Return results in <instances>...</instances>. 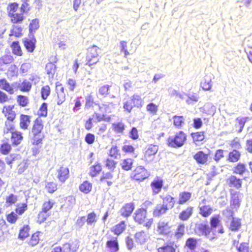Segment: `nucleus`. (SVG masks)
I'll return each instance as SVG.
<instances>
[{"instance_id":"1","label":"nucleus","mask_w":252,"mask_h":252,"mask_svg":"<svg viewBox=\"0 0 252 252\" xmlns=\"http://www.w3.org/2000/svg\"><path fill=\"white\" fill-rule=\"evenodd\" d=\"M203 234L210 239H213L214 237H210L209 235L212 232L216 235L217 233L222 234L224 232L223 228L221 222V217L220 215H216L210 219V227L207 225H202L200 227Z\"/></svg>"},{"instance_id":"2","label":"nucleus","mask_w":252,"mask_h":252,"mask_svg":"<svg viewBox=\"0 0 252 252\" xmlns=\"http://www.w3.org/2000/svg\"><path fill=\"white\" fill-rule=\"evenodd\" d=\"M100 49L95 45L90 47L86 57L87 64L91 66L95 64L99 61V51Z\"/></svg>"},{"instance_id":"3","label":"nucleus","mask_w":252,"mask_h":252,"mask_svg":"<svg viewBox=\"0 0 252 252\" xmlns=\"http://www.w3.org/2000/svg\"><path fill=\"white\" fill-rule=\"evenodd\" d=\"M186 140L185 134L180 131L177 133L174 137H170L168 139L169 145L173 147H180L183 145Z\"/></svg>"},{"instance_id":"4","label":"nucleus","mask_w":252,"mask_h":252,"mask_svg":"<svg viewBox=\"0 0 252 252\" xmlns=\"http://www.w3.org/2000/svg\"><path fill=\"white\" fill-rule=\"evenodd\" d=\"M149 176V174L147 170L140 166L137 167L133 171L131 177L134 180L141 181L147 178Z\"/></svg>"},{"instance_id":"5","label":"nucleus","mask_w":252,"mask_h":252,"mask_svg":"<svg viewBox=\"0 0 252 252\" xmlns=\"http://www.w3.org/2000/svg\"><path fill=\"white\" fill-rule=\"evenodd\" d=\"M158 151V147L157 145H149L145 153L144 158L147 162H151L155 157V155Z\"/></svg>"},{"instance_id":"6","label":"nucleus","mask_w":252,"mask_h":252,"mask_svg":"<svg viewBox=\"0 0 252 252\" xmlns=\"http://www.w3.org/2000/svg\"><path fill=\"white\" fill-rule=\"evenodd\" d=\"M57 96L55 101L58 105L62 104L65 100V93L64 89L61 84H57L56 87Z\"/></svg>"},{"instance_id":"7","label":"nucleus","mask_w":252,"mask_h":252,"mask_svg":"<svg viewBox=\"0 0 252 252\" xmlns=\"http://www.w3.org/2000/svg\"><path fill=\"white\" fill-rule=\"evenodd\" d=\"M43 128L42 125L37 121L33 126L32 132L34 135L33 144L38 145L41 142V138L39 137L38 134L40 133Z\"/></svg>"},{"instance_id":"8","label":"nucleus","mask_w":252,"mask_h":252,"mask_svg":"<svg viewBox=\"0 0 252 252\" xmlns=\"http://www.w3.org/2000/svg\"><path fill=\"white\" fill-rule=\"evenodd\" d=\"M0 89L4 90L10 94H13L15 93L14 83L10 84L6 79H0Z\"/></svg>"},{"instance_id":"9","label":"nucleus","mask_w":252,"mask_h":252,"mask_svg":"<svg viewBox=\"0 0 252 252\" xmlns=\"http://www.w3.org/2000/svg\"><path fill=\"white\" fill-rule=\"evenodd\" d=\"M31 88V83L27 80H24L22 82H14L15 92L18 89L22 92H28Z\"/></svg>"},{"instance_id":"10","label":"nucleus","mask_w":252,"mask_h":252,"mask_svg":"<svg viewBox=\"0 0 252 252\" xmlns=\"http://www.w3.org/2000/svg\"><path fill=\"white\" fill-rule=\"evenodd\" d=\"M206 200L203 199L200 203L199 214L204 217H208L213 212V208L209 206L205 205Z\"/></svg>"},{"instance_id":"11","label":"nucleus","mask_w":252,"mask_h":252,"mask_svg":"<svg viewBox=\"0 0 252 252\" xmlns=\"http://www.w3.org/2000/svg\"><path fill=\"white\" fill-rule=\"evenodd\" d=\"M223 214L228 218V220H231L229 225V229L232 231L236 230V222L233 217L234 213L229 209H226L223 211Z\"/></svg>"},{"instance_id":"12","label":"nucleus","mask_w":252,"mask_h":252,"mask_svg":"<svg viewBox=\"0 0 252 252\" xmlns=\"http://www.w3.org/2000/svg\"><path fill=\"white\" fill-rule=\"evenodd\" d=\"M191 197V193L188 191H182L179 194L177 203L179 205H183L187 203Z\"/></svg>"},{"instance_id":"13","label":"nucleus","mask_w":252,"mask_h":252,"mask_svg":"<svg viewBox=\"0 0 252 252\" xmlns=\"http://www.w3.org/2000/svg\"><path fill=\"white\" fill-rule=\"evenodd\" d=\"M79 247V245L77 242L71 244L66 243L62 247V252H76Z\"/></svg>"},{"instance_id":"14","label":"nucleus","mask_w":252,"mask_h":252,"mask_svg":"<svg viewBox=\"0 0 252 252\" xmlns=\"http://www.w3.org/2000/svg\"><path fill=\"white\" fill-rule=\"evenodd\" d=\"M134 209V204L129 203L126 204L120 210L121 215L125 217H127L130 215Z\"/></svg>"},{"instance_id":"15","label":"nucleus","mask_w":252,"mask_h":252,"mask_svg":"<svg viewBox=\"0 0 252 252\" xmlns=\"http://www.w3.org/2000/svg\"><path fill=\"white\" fill-rule=\"evenodd\" d=\"M134 220L139 223H142L144 221L146 216V211L144 209H139L134 213Z\"/></svg>"},{"instance_id":"16","label":"nucleus","mask_w":252,"mask_h":252,"mask_svg":"<svg viewBox=\"0 0 252 252\" xmlns=\"http://www.w3.org/2000/svg\"><path fill=\"white\" fill-rule=\"evenodd\" d=\"M69 170L67 168L61 167L58 170L57 177L61 182H64L68 178Z\"/></svg>"},{"instance_id":"17","label":"nucleus","mask_w":252,"mask_h":252,"mask_svg":"<svg viewBox=\"0 0 252 252\" xmlns=\"http://www.w3.org/2000/svg\"><path fill=\"white\" fill-rule=\"evenodd\" d=\"M193 207H188L186 209L183 210L179 215V218L182 220H187L191 216L193 213Z\"/></svg>"},{"instance_id":"18","label":"nucleus","mask_w":252,"mask_h":252,"mask_svg":"<svg viewBox=\"0 0 252 252\" xmlns=\"http://www.w3.org/2000/svg\"><path fill=\"white\" fill-rule=\"evenodd\" d=\"M13 106L8 105L4 106L2 110V112L5 116L7 117V120L13 121L15 118V113L13 110Z\"/></svg>"},{"instance_id":"19","label":"nucleus","mask_w":252,"mask_h":252,"mask_svg":"<svg viewBox=\"0 0 252 252\" xmlns=\"http://www.w3.org/2000/svg\"><path fill=\"white\" fill-rule=\"evenodd\" d=\"M193 158L198 163L205 164L208 160V154H205L202 151H199Z\"/></svg>"},{"instance_id":"20","label":"nucleus","mask_w":252,"mask_h":252,"mask_svg":"<svg viewBox=\"0 0 252 252\" xmlns=\"http://www.w3.org/2000/svg\"><path fill=\"white\" fill-rule=\"evenodd\" d=\"M170 226L167 222L159 221L158 226V232L161 234H167L170 232Z\"/></svg>"},{"instance_id":"21","label":"nucleus","mask_w":252,"mask_h":252,"mask_svg":"<svg viewBox=\"0 0 252 252\" xmlns=\"http://www.w3.org/2000/svg\"><path fill=\"white\" fill-rule=\"evenodd\" d=\"M168 207L166 204L158 205L156 206L153 212L155 217H159L166 213Z\"/></svg>"},{"instance_id":"22","label":"nucleus","mask_w":252,"mask_h":252,"mask_svg":"<svg viewBox=\"0 0 252 252\" xmlns=\"http://www.w3.org/2000/svg\"><path fill=\"white\" fill-rule=\"evenodd\" d=\"M9 16L11 18V22L13 23H20L24 19V13L22 12L21 10L12 13Z\"/></svg>"},{"instance_id":"23","label":"nucleus","mask_w":252,"mask_h":252,"mask_svg":"<svg viewBox=\"0 0 252 252\" xmlns=\"http://www.w3.org/2000/svg\"><path fill=\"white\" fill-rule=\"evenodd\" d=\"M125 125L122 122H117L113 123L112 125V128L117 134H123L125 129Z\"/></svg>"},{"instance_id":"24","label":"nucleus","mask_w":252,"mask_h":252,"mask_svg":"<svg viewBox=\"0 0 252 252\" xmlns=\"http://www.w3.org/2000/svg\"><path fill=\"white\" fill-rule=\"evenodd\" d=\"M153 194H156L159 192L162 187V181L161 180H154L151 183Z\"/></svg>"},{"instance_id":"25","label":"nucleus","mask_w":252,"mask_h":252,"mask_svg":"<svg viewBox=\"0 0 252 252\" xmlns=\"http://www.w3.org/2000/svg\"><path fill=\"white\" fill-rule=\"evenodd\" d=\"M106 247L109 249V252H117L119 250V244L117 239L109 240L106 242Z\"/></svg>"},{"instance_id":"26","label":"nucleus","mask_w":252,"mask_h":252,"mask_svg":"<svg viewBox=\"0 0 252 252\" xmlns=\"http://www.w3.org/2000/svg\"><path fill=\"white\" fill-rule=\"evenodd\" d=\"M130 97L132 100L133 104L135 107L140 108L143 106L144 100L140 95L134 94Z\"/></svg>"},{"instance_id":"27","label":"nucleus","mask_w":252,"mask_h":252,"mask_svg":"<svg viewBox=\"0 0 252 252\" xmlns=\"http://www.w3.org/2000/svg\"><path fill=\"white\" fill-rule=\"evenodd\" d=\"M30 124V117L28 115H21L20 118V127L23 129H27Z\"/></svg>"},{"instance_id":"28","label":"nucleus","mask_w":252,"mask_h":252,"mask_svg":"<svg viewBox=\"0 0 252 252\" xmlns=\"http://www.w3.org/2000/svg\"><path fill=\"white\" fill-rule=\"evenodd\" d=\"M126 224L124 221H121L111 229V231L116 235H119L125 229Z\"/></svg>"},{"instance_id":"29","label":"nucleus","mask_w":252,"mask_h":252,"mask_svg":"<svg viewBox=\"0 0 252 252\" xmlns=\"http://www.w3.org/2000/svg\"><path fill=\"white\" fill-rule=\"evenodd\" d=\"M23 139L22 133L19 131L12 132L11 141L15 145L19 144Z\"/></svg>"},{"instance_id":"30","label":"nucleus","mask_w":252,"mask_h":252,"mask_svg":"<svg viewBox=\"0 0 252 252\" xmlns=\"http://www.w3.org/2000/svg\"><path fill=\"white\" fill-rule=\"evenodd\" d=\"M201 86L204 90H210L212 86L211 77L206 76L203 80L201 83Z\"/></svg>"},{"instance_id":"31","label":"nucleus","mask_w":252,"mask_h":252,"mask_svg":"<svg viewBox=\"0 0 252 252\" xmlns=\"http://www.w3.org/2000/svg\"><path fill=\"white\" fill-rule=\"evenodd\" d=\"M158 252H175V249L171 243L165 244L158 249Z\"/></svg>"},{"instance_id":"32","label":"nucleus","mask_w":252,"mask_h":252,"mask_svg":"<svg viewBox=\"0 0 252 252\" xmlns=\"http://www.w3.org/2000/svg\"><path fill=\"white\" fill-rule=\"evenodd\" d=\"M20 156L19 155L12 154L7 156L5 158V162L8 165L15 163L17 160L20 159Z\"/></svg>"},{"instance_id":"33","label":"nucleus","mask_w":252,"mask_h":252,"mask_svg":"<svg viewBox=\"0 0 252 252\" xmlns=\"http://www.w3.org/2000/svg\"><path fill=\"white\" fill-rule=\"evenodd\" d=\"M135 238L137 243L143 244L146 242L147 236L145 232L141 231L135 234Z\"/></svg>"},{"instance_id":"34","label":"nucleus","mask_w":252,"mask_h":252,"mask_svg":"<svg viewBox=\"0 0 252 252\" xmlns=\"http://www.w3.org/2000/svg\"><path fill=\"white\" fill-rule=\"evenodd\" d=\"M160 196L162 199L163 204H166L167 205V204H168V207L170 208H172L174 207L175 204L174 198L169 195H166L164 197Z\"/></svg>"},{"instance_id":"35","label":"nucleus","mask_w":252,"mask_h":252,"mask_svg":"<svg viewBox=\"0 0 252 252\" xmlns=\"http://www.w3.org/2000/svg\"><path fill=\"white\" fill-rule=\"evenodd\" d=\"M134 107L130 97L128 98L124 102L123 108L128 113H130Z\"/></svg>"},{"instance_id":"36","label":"nucleus","mask_w":252,"mask_h":252,"mask_svg":"<svg viewBox=\"0 0 252 252\" xmlns=\"http://www.w3.org/2000/svg\"><path fill=\"white\" fill-rule=\"evenodd\" d=\"M92 184L88 181L84 182L79 187V189L81 191L85 193H89L92 189Z\"/></svg>"},{"instance_id":"37","label":"nucleus","mask_w":252,"mask_h":252,"mask_svg":"<svg viewBox=\"0 0 252 252\" xmlns=\"http://www.w3.org/2000/svg\"><path fill=\"white\" fill-rule=\"evenodd\" d=\"M56 65L51 63H48L45 67V70L47 73L49 75V77H53L56 72Z\"/></svg>"},{"instance_id":"38","label":"nucleus","mask_w":252,"mask_h":252,"mask_svg":"<svg viewBox=\"0 0 252 252\" xmlns=\"http://www.w3.org/2000/svg\"><path fill=\"white\" fill-rule=\"evenodd\" d=\"M132 164L133 160L131 158L124 159L121 163L122 168L126 171L131 169Z\"/></svg>"},{"instance_id":"39","label":"nucleus","mask_w":252,"mask_h":252,"mask_svg":"<svg viewBox=\"0 0 252 252\" xmlns=\"http://www.w3.org/2000/svg\"><path fill=\"white\" fill-rule=\"evenodd\" d=\"M174 125L180 128L182 127V125L184 123V118L183 116H174L173 118Z\"/></svg>"},{"instance_id":"40","label":"nucleus","mask_w":252,"mask_h":252,"mask_svg":"<svg viewBox=\"0 0 252 252\" xmlns=\"http://www.w3.org/2000/svg\"><path fill=\"white\" fill-rule=\"evenodd\" d=\"M22 28L18 26H14L11 30L10 36L14 35L16 37H20L22 35Z\"/></svg>"},{"instance_id":"41","label":"nucleus","mask_w":252,"mask_h":252,"mask_svg":"<svg viewBox=\"0 0 252 252\" xmlns=\"http://www.w3.org/2000/svg\"><path fill=\"white\" fill-rule=\"evenodd\" d=\"M14 126L13 123V121L7 120L5 123V126L4 127V132L8 133L10 132L11 133L13 132Z\"/></svg>"},{"instance_id":"42","label":"nucleus","mask_w":252,"mask_h":252,"mask_svg":"<svg viewBox=\"0 0 252 252\" xmlns=\"http://www.w3.org/2000/svg\"><path fill=\"white\" fill-rule=\"evenodd\" d=\"M146 110L151 114H157L158 111V106L154 103H150L146 106Z\"/></svg>"},{"instance_id":"43","label":"nucleus","mask_w":252,"mask_h":252,"mask_svg":"<svg viewBox=\"0 0 252 252\" xmlns=\"http://www.w3.org/2000/svg\"><path fill=\"white\" fill-rule=\"evenodd\" d=\"M101 170V166L99 164H97L90 168V175L92 177L96 176Z\"/></svg>"},{"instance_id":"44","label":"nucleus","mask_w":252,"mask_h":252,"mask_svg":"<svg viewBox=\"0 0 252 252\" xmlns=\"http://www.w3.org/2000/svg\"><path fill=\"white\" fill-rule=\"evenodd\" d=\"M30 227L28 225L24 226L20 231L19 238L24 239L27 237L29 235Z\"/></svg>"},{"instance_id":"45","label":"nucleus","mask_w":252,"mask_h":252,"mask_svg":"<svg viewBox=\"0 0 252 252\" xmlns=\"http://www.w3.org/2000/svg\"><path fill=\"white\" fill-rule=\"evenodd\" d=\"M11 47L12 52L14 54L18 56L22 55V52L18 42H14L11 45Z\"/></svg>"},{"instance_id":"46","label":"nucleus","mask_w":252,"mask_h":252,"mask_svg":"<svg viewBox=\"0 0 252 252\" xmlns=\"http://www.w3.org/2000/svg\"><path fill=\"white\" fill-rule=\"evenodd\" d=\"M24 46L29 52H32L35 48L34 44L32 41L28 39L24 40Z\"/></svg>"},{"instance_id":"47","label":"nucleus","mask_w":252,"mask_h":252,"mask_svg":"<svg viewBox=\"0 0 252 252\" xmlns=\"http://www.w3.org/2000/svg\"><path fill=\"white\" fill-rule=\"evenodd\" d=\"M185 233V225L184 224H180L177 230L175 233V236L177 239L181 238Z\"/></svg>"},{"instance_id":"48","label":"nucleus","mask_w":252,"mask_h":252,"mask_svg":"<svg viewBox=\"0 0 252 252\" xmlns=\"http://www.w3.org/2000/svg\"><path fill=\"white\" fill-rule=\"evenodd\" d=\"M196 244L197 242L196 239L190 238L187 240L186 245L190 250H193L196 248Z\"/></svg>"},{"instance_id":"49","label":"nucleus","mask_w":252,"mask_h":252,"mask_svg":"<svg viewBox=\"0 0 252 252\" xmlns=\"http://www.w3.org/2000/svg\"><path fill=\"white\" fill-rule=\"evenodd\" d=\"M6 203L9 206L11 205L17 201V196L12 193L10 194L6 197Z\"/></svg>"},{"instance_id":"50","label":"nucleus","mask_w":252,"mask_h":252,"mask_svg":"<svg viewBox=\"0 0 252 252\" xmlns=\"http://www.w3.org/2000/svg\"><path fill=\"white\" fill-rule=\"evenodd\" d=\"M28 209V206L26 203L19 204L17 205L15 210L17 214L19 215H22L25 211Z\"/></svg>"},{"instance_id":"51","label":"nucleus","mask_w":252,"mask_h":252,"mask_svg":"<svg viewBox=\"0 0 252 252\" xmlns=\"http://www.w3.org/2000/svg\"><path fill=\"white\" fill-rule=\"evenodd\" d=\"M194 141L200 142L204 139V133L202 132H198L191 134Z\"/></svg>"},{"instance_id":"52","label":"nucleus","mask_w":252,"mask_h":252,"mask_svg":"<svg viewBox=\"0 0 252 252\" xmlns=\"http://www.w3.org/2000/svg\"><path fill=\"white\" fill-rule=\"evenodd\" d=\"M39 28V22L36 19L32 20L29 26V30L31 32H34Z\"/></svg>"},{"instance_id":"53","label":"nucleus","mask_w":252,"mask_h":252,"mask_svg":"<svg viewBox=\"0 0 252 252\" xmlns=\"http://www.w3.org/2000/svg\"><path fill=\"white\" fill-rule=\"evenodd\" d=\"M248 173V171L246 169V165L244 164H237V174L244 175H246Z\"/></svg>"},{"instance_id":"54","label":"nucleus","mask_w":252,"mask_h":252,"mask_svg":"<svg viewBox=\"0 0 252 252\" xmlns=\"http://www.w3.org/2000/svg\"><path fill=\"white\" fill-rule=\"evenodd\" d=\"M39 232H36L32 235V238L29 242L30 245L32 246H34L38 243L39 240Z\"/></svg>"},{"instance_id":"55","label":"nucleus","mask_w":252,"mask_h":252,"mask_svg":"<svg viewBox=\"0 0 252 252\" xmlns=\"http://www.w3.org/2000/svg\"><path fill=\"white\" fill-rule=\"evenodd\" d=\"M168 92L170 97H177L181 99H183L184 98L183 95L175 89H169Z\"/></svg>"},{"instance_id":"56","label":"nucleus","mask_w":252,"mask_h":252,"mask_svg":"<svg viewBox=\"0 0 252 252\" xmlns=\"http://www.w3.org/2000/svg\"><path fill=\"white\" fill-rule=\"evenodd\" d=\"M96 220V216L95 213H91L88 214L87 219V222L88 224L92 225L95 223Z\"/></svg>"},{"instance_id":"57","label":"nucleus","mask_w":252,"mask_h":252,"mask_svg":"<svg viewBox=\"0 0 252 252\" xmlns=\"http://www.w3.org/2000/svg\"><path fill=\"white\" fill-rule=\"evenodd\" d=\"M45 188L46 190L49 193H53L57 189L56 184L53 182L47 183L46 185Z\"/></svg>"},{"instance_id":"58","label":"nucleus","mask_w":252,"mask_h":252,"mask_svg":"<svg viewBox=\"0 0 252 252\" xmlns=\"http://www.w3.org/2000/svg\"><path fill=\"white\" fill-rule=\"evenodd\" d=\"M50 94V88L49 86H45L41 89V96L43 99H46Z\"/></svg>"},{"instance_id":"59","label":"nucleus","mask_w":252,"mask_h":252,"mask_svg":"<svg viewBox=\"0 0 252 252\" xmlns=\"http://www.w3.org/2000/svg\"><path fill=\"white\" fill-rule=\"evenodd\" d=\"M53 204L54 202L52 201L45 202L42 205V211L47 213V212L53 207Z\"/></svg>"},{"instance_id":"60","label":"nucleus","mask_w":252,"mask_h":252,"mask_svg":"<svg viewBox=\"0 0 252 252\" xmlns=\"http://www.w3.org/2000/svg\"><path fill=\"white\" fill-rule=\"evenodd\" d=\"M49 216V215L42 211L40 212L38 215L37 221L39 223L43 222Z\"/></svg>"},{"instance_id":"61","label":"nucleus","mask_w":252,"mask_h":252,"mask_svg":"<svg viewBox=\"0 0 252 252\" xmlns=\"http://www.w3.org/2000/svg\"><path fill=\"white\" fill-rule=\"evenodd\" d=\"M109 87V86L108 85H105L100 87L98 90L99 94L101 96H106L108 94Z\"/></svg>"},{"instance_id":"62","label":"nucleus","mask_w":252,"mask_h":252,"mask_svg":"<svg viewBox=\"0 0 252 252\" xmlns=\"http://www.w3.org/2000/svg\"><path fill=\"white\" fill-rule=\"evenodd\" d=\"M109 156L114 158H118L120 157L119 150L117 147H113L111 148L109 152Z\"/></svg>"},{"instance_id":"63","label":"nucleus","mask_w":252,"mask_h":252,"mask_svg":"<svg viewBox=\"0 0 252 252\" xmlns=\"http://www.w3.org/2000/svg\"><path fill=\"white\" fill-rule=\"evenodd\" d=\"M38 114L39 116L42 117H46L47 115V105L46 103H44L41 106Z\"/></svg>"},{"instance_id":"64","label":"nucleus","mask_w":252,"mask_h":252,"mask_svg":"<svg viewBox=\"0 0 252 252\" xmlns=\"http://www.w3.org/2000/svg\"><path fill=\"white\" fill-rule=\"evenodd\" d=\"M19 104L22 106H26L28 103V98L23 95H19L17 100Z\"/></svg>"}]
</instances>
